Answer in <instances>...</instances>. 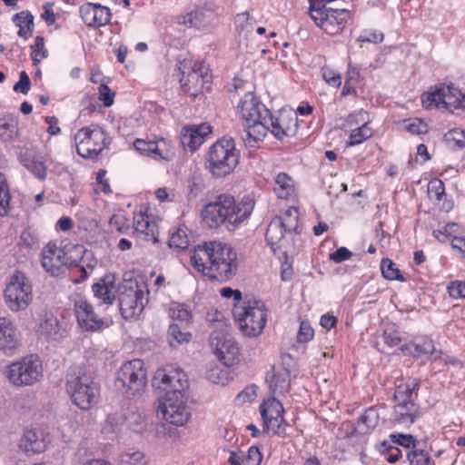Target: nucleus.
I'll return each instance as SVG.
<instances>
[{"label": "nucleus", "mask_w": 465, "mask_h": 465, "mask_svg": "<svg viewBox=\"0 0 465 465\" xmlns=\"http://www.w3.org/2000/svg\"><path fill=\"white\" fill-rule=\"evenodd\" d=\"M407 458L411 465H434L429 452L417 447L408 452Z\"/></svg>", "instance_id": "a19ab883"}, {"label": "nucleus", "mask_w": 465, "mask_h": 465, "mask_svg": "<svg viewBox=\"0 0 465 465\" xmlns=\"http://www.w3.org/2000/svg\"><path fill=\"white\" fill-rule=\"evenodd\" d=\"M192 337L189 331H183L179 324L173 323L169 326L167 340L171 347H177L183 342H188Z\"/></svg>", "instance_id": "e433bc0d"}, {"label": "nucleus", "mask_w": 465, "mask_h": 465, "mask_svg": "<svg viewBox=\"0 0 465 465\" xmlns=\"http://www.w3.org/2000/svg\"><path fill=\"white\" fill-rule=\"evenodd\" d=\"M31 87V81L25 71H21L19 74V80L13 87L15 92H19L23 94H27Z\"/></svg>", "instance_id": "864d4df0"}, {"label": "nucleus", "mask_w": 465, "mask_h": 465, "mask_svg": "<svg viewBox=\"0 0 465 465\" xmlns=\"http://www.w3.org/2000/svg\"><path fill=\"white\" fill-rule=\"evenodd\" d=\"M121 465H144V456L140 451L126 452L120 455Z\"/></svg>", "instance_id": "09e8293b"}, {"label": "nucleus", "mask_w": 465, "mask_h": 465, "mask_svg": "<svg viewBox=\"0 0 465 465\" xmlns=\"http://www.w3.org/2000/svg\"><path fill=\"white\" fill-rule=\"evenodd\" d=\"M322 77L333 87H339L341 84V75L330 68H322Z\"/></svg>", "instance_id": "680f3d73"}, {"label": "nucleus", "mask_w": 465, "mask_h": 465, "mask_svg": "<svg viewBox=\"0 0 465 465\" xmlns=\"http://www.w3.org/2000/svg\"><path fill=\"white\" fill-rule=\"evenodd\" d=\"M420 388V381L413 380L408 382H401L397 385L394 391V400L397 401L396 405H410L416 404L415 399L418 397V391Z\"/></svg>", "instance_id": "bb28decb"}, {"label": "nucleus", "mask_w": 465, "mask_h": 465, "mask_svg": "<svg viewBox=\"0 0 465 465\" xmlns=\"http://www.w3.org/2000/svg\"><path fill=\"white\" fill-rule=\"evenodd\" d=\"M297 125V116L295 114L280 113L278 115H272L269 110L267 116L263 118L262 125H258L259 130L251 131L254 137V147L259 141L265 137L268 131L277 139L282 140L284 137L294 133Z\"/></svg>", "instance_id": "ddd939ff"}, {"label": "nucleus", "mask_w": 465, "mask_h": 465, "mask_svg": "<svg viewBox=\"0 0 465 465\" xmlns=\"http://www.w3.org/2000/svg\"><path fill=\"white\" fill-rule=\"evenodd\" d=\"M379 421V409L376 406H371L359 417L354 433L361 435L371 433L378 426Z\"/></svg>", "instance_id": "c85d7f7f"}, {"label": "nucleus", "mask_w": 465, "mask_h": 465, "mask_svg": "<svg viewBox=\"0 0 465 465\" xmlns=\"http://www.w3.org/2000/svg\"><path fill=\"white\" fill-rule=\"evenodd\" d=\"M284 408L275 396L263 401L260 405V413L263 420V432L268 433L270 426L273 432L282 435L285 432V427L288 425L283 418Z\"/></svg>", "instance_id": "aec40b11"}, {"label": "nucleus", "mask_w": 465, "mask_h": 465, "mask_svg": "<svg viewBox=\"0 0 465 465\" xmlns=\"http://www.w3.org/2000/svg\"><path fill=\"white\" fill-rule=\"evenodd\" d=\"M211 133L212 127L208 124L183 127L180 137L181 143L185 149L194 152Z\"/></svg>", "instance_id": "b1692460"}, {"label": "nucleus", "mask_w": 465, "mask_h": 465, "mask_svg": "<svg viewBox=\"0 0 465 465\" xmlns=\"http://www.w3.org/2000/svg\"><path fill=\"white\" fill-rule=\"evenodd\" d=\"M381 270L383 277L388 280L406 281L400 270L396 268L392 261L388 258L381 260Z\"/></svg>", "instance_id": "ea45409f"}, {"label": "nucleus", "mask_w": 465, "mask_h": 465, "mask_svg": "<svg viewBox=\"0 0 465 465\" xmlns=\"http://www.w3.org/2000/svg\"><path fill=\"white\" fill-rule=\"evenodd\" d=\"M359 41L361 42H368V43H373V44H379L383 41V34L380 32H363L359 36Z\"/></svg>", "instance_id": "774afa93"}, {"label": "nucleus", "mask_w": 465, "mask_h": 465, "mask_svg": "<svg viewBox=\"0 0 465 465\" xmlns=\"http://www.w3.org/2000/svg\"><path fill=\"white\" fill-rule=\"evenodd\" d=\"M211 343L215 347V352L226 366H232L238 360L239 348L237 343L232 339L224 336L222 332L212 333Z\"/></svg>", "instance_id": "412c9836"}, {"label": "nucleus", "mask_w": 465, "mask_h": 465, "mask_svg": "<svg viewBox=\"0 0 465 465\" xmlns=\"http://www.w3.org/2000/svg\"><path fill=\"white\" fill-rule=\"evenodd\" d=\"M449 294L454 299H465V282H455L448 287Z\"/></svg>", "instance_id": "0e129e2a"}, {"label": "nucleus", "mask_w": 465, "mask_h": 465, "mask_svg": "<svg viewBox=\"0 0 465 465\" xmlns=\"http://www.w3.org/2000/svg\"><path fill=\"white\" fill-rule=\"evenodd\" d=\"M311 18L326 34L336 35L342 32L351 18L349 10L326 8L325 6L309 7Z\"/></svg>", "instance_id": "dca6fc26"}, {"label": "nucleus", "mask_w": 465, "mask_h": 465, "mask_svg": "<svg viewBox=\"0 0 465 465\" xmlns=\"http://www.w3.org/2000/svg\"><path fill=\"white\" fill-rule=\"evenodd\" d=\"M214 14L208 8H197L185 16L184 23L196 28L207 26L213 19Z\"/></svg>", "instance_id": "72a5a7b5"}, {"label": "nucleus", "mask_w": 465, "mask_h": 465, "mask_svg": "<svg viewBox=\"0 0 465 465\" xmlns=\"http://www.w3.org/2000/svg\"><path fill=\"white\" fill-rule=\"evenodd\" d=\"M20 240L27 248H36L38 245V233L35 229L28 226L21 232Z\"/></svg>", "instance_id": "de8ad7c7"}, {"label": "nucleus", "mask_w": 465, "mask_h": 465, "mask_svg": "<svg viewBox=\"0 0 465 465\" xmlns=\"http://www.w3.org/2000/svg\"><path fill=\"white\" fill-rule=\"evenodd\" d=\"M314 335L313 329L312 328L308 321H302L297 334V340L299 342H307L312 339Z\"/></svg>", "instance_id": "603ef678"}, {"label": "nucleus", "mask_w": 465, "mask_h": 465, "mask_svg": "<svg viewBox=\"0 0 465 465\" xmlns=\"http://www.w3.org/2000/svg\"><path fill=\"white\" fill-rule=\"evenodd\" d=\"M170 316L181 322H189L192 318L191 312L183 303H173L170 308Z\"/></svg>", "instance_id": "a18cd8bd"}, {"label": "nucleus", "mask_w": 465, "mask_h": 465, "mask_svg": "<svg viewBox=\"0 0 465 465\" xmlns=\"http://www.w3.org/2000/svg\"><path fill=\"white\" fill-rule=\"evenodd\" d=\"M237 109L241 118L246 123L247 130L242 140L246 146L254 147V137L251 131L259 130L258 125H262L269 109L251 92L241 98Z\"/></svg>", "instance_id": "0eeeda50"}, {"label": "nucleus", "mask_w": 465, "mask_h": 465, "mask_svg": "<svg viewBox=\"0 0 465 465\" xmlns=\"http://www.w3.org/2000/svg\"><path fill=\"white\" fill-rule=\"evenodd\" d=\"M83 257L78 261L68 257L57 245L54 242H48L42 251L41 264L45 271L52 276H59L65 272V268L80 266L81 279L84 280L88 277V272L84 265L81 264Z\"/></svg>", "instance_id": "4468645a"}, {"label": "nucleus", "mask_w": 465, "mask_h": 465, "mask_svg": "<svg viewBox=\"0 0 465 465\" xmlns=\"http://www.w3.org/2000/svg\"><path fill=\"white\" fill-rule=\"evenodd\" d=\"M406 129L411 134H421L428 132L427 124L420 119H415L406 125Z\"/></svg>", "instance_id": "69168bd1"}, {"label": "nucleus", "mask_w": 465, "mask_h": 465, "mask_svg": "<svg viewBox=\"0 0 465 465\" xmlns=\"http://www.w3.org/2000/svg\"><path fill=\"white\" fill-rule=\"evenodd\" d=\"M152 149L150 154H152L154 159L169 161L173 156V149L165 139L162 138L158 141H154Z\"/></svg>", "instance_id": "58836bf2"}, {"label": "nucleus", "mask_w": 465, "mask_h": 465, "mask_svg": "<svg viewBox=\"0 0 465 465\" xmlns=\"http://www.w3.org/2000/svg\"><path fill=\"white\" fill-rule=\"evenodd\" d=\"M428 194L431 200L437 203L446 196L444 183L440 179H432L428 183Z\"/></svg>", "instance_id": "79ce46f5"}, {"label": "nucleus", "mask_w": 465, "mask_h": 465, "mask_svg": "<svg viewBox=\"0 0 465 465\" xmlns=\"http://www.w3.org/2000/svg\"><path fill=\"white\" fill-rule=\"evenodd\" d=\"M146 382L143 361L134 359L122 365L117 372L114 385L117 389L124 390L127 397H135L144 391Z\"/></svg>", "instance_id": "9d476101"}, {"label": "nucleus", "mask_w": 465, "mask_h": 465, "mask_svg": "<svg viewBox=\"0 0 465 465\" xmlns=\"http://www.w3.org/2000/svg\"><path fill=\"white\" fill-rule=\"evenodd\" d=\"M134 228L137 234L143 235L146 241L153 243L158 242V230L154 222L148 215L140 213L134 219Z\"/></svg>", "instance_id": "cd10ccee"}, {"label": "nucleus", "mask_w": 465, "mask_h": 465, "mask_svg": "<svg viewBox=\"0 0 465 465\" xmlns=\"http://www.w3.org/2000/svg\"><path fill=\"white\" fill-rule=\"evenodd\" d=\"M208 321L211 322L213 329H220L222 333L226 331L227 324L221 312L216 310L214 312L209 313Z\"/></svg>", "instance_id": "5fc2aeb1"}, {"label": "nucleus", "mask_w": 465, "mask_h": 465, "mask_svg": "<svg viewBox=\"0 0 465 465\" xmlns=\"http://www.w3.org/2000/svg\"><path fill=\"white\" fill-rule=\"evenodd\" d=\"M66 391L72 401L82 410L96 404L100 395L99 384L87 374H68Z\"/></svg>", "instance_id": "6e6552de"}, {"label": "nucleus", "mask_w": 465, "mask_h": 465, "mask_svg": "<svg viewBox=\"0 0 465 465\" xmlns=\"http://www.w3.org/2000/svg\"><path fill=\"white\" fill-rule=\"evenodd\" d=\"M106 134L98 125L83 127L74 134L77 153L83 158L94 159L105 147Z\"/></svg>", "instance_id": "2eb2a0df"}, {"label": "nucleus", "mask_w": 465, "mask_h": 465, "mask_svg": "<svg viewBox=\"0 0 465 465\" xmlns=\"http://www.w3.org/2000/svg\"><path fill=\"white\" fill-rule=\"evenodd\" d=\"M18 136V119L13 114H0V139L3 142H13Z\"/></svg>", "instance_id": "c756f323"}, {"label": "nucleus", "mask_w": 465, "mask_h": 465, "mask_svg": "<svg viewBox=\"0 0 465 465\" xmlns=\"http://www.w3.org/2000/svg\"><path fill=\"white\" fill-rule=\"evenodd\" d=\"M171 248L184 250L189 246V238L183 229H178L173 232L169 239Z\"/></svg>", "instance_id": "c03bdc74"}, {"label": "nucleus", "mask_w": 465, "mask_h": 465, "mask_svg": "<svg viewBox=\"0 0 465 465\" xmlns=\"http://www.w3.org/2000/svg\"><path fill=\"white\" fill-rule=\"evenodd\" d=\"M110 225L121 233L125 232L129 229L127 221L123 214H114L109 221Z\"/></svg>", "instance_id": "bf43d9fd"}, {"label": "nucleus", "mask_w": 465, "mask_h": 465, "mask_svg": "<svg viewBox=\"0 0 465 465\" xmlns=\"http://www.w3.org/2000/svg\"><path fill=\"white\" fill-rule=\"evenodd\" d=\"M179 69L182 74L181 85L191 95H196L211 80L209 67L203 62L183 61Z\"/></svg>", "instance_id": "a211bd4d"}, {"label": "nucleus", "mask_w": 465, "mask_h": 465, "mask_svg": "<svg viewBox=\"0 0 465 465\" xmlns=\"http://www.w3.org/2000/svg\"><path fill=\"white\" fill-rule=\"evenodd\" d=\"M299 210L290 207L282 216H274L270 222L266 231V241L273 252L284 247V235L287 232L298 233Z\"/></svg>", "instance_id": "f8f14e48"}, {"label": "nucleus", "mask_w": 465, "mask_h": 465, "mask_svg": "<svg viewBox=\"0 0 465 465\" xmlns=\"http://www.w3.org/2000/svg\"><path fill=\"white\" fill-rule=\"evenodd\" d=\"M60 326L59 322L52 314L45 315L44 319L41 320L39 324V332L41 335L45 336L48 339L56 340L59 334Z\"/></svg>", "instance_id": "c9c22d12"}, {"label": "nucleus", "mask_w": 465, "mask_h": 465, "mask_svg": "<svg viewBox=\"0 0 465 465\" xmlns=\"http://www.w3.org/2000/svg\"><path fill=\"white\" fill-rule=\"evenodd\" d=\"M290 386L291 373L287 369H282L276 371L269 380V388L272 396L288 392Z\"/></svg>", "instance_id": "2f4dec72"}, {"label": "nucleus", "mask_w": 465, "mask_h": 465, "mask_svg": "<svg viewBox=\"0 0 465 465\" xmlns=\"http://www.w3.org/2000/svg\"><path fill=\"white\" fill-rule=\"evenodd\" d=\"M99 99L104 103L106 107L111 106L114 104V93L111 92V89L105 84H102L98 87Z\"/></svg>", "instance_id": "052dcab7"}, {"label": "nucleus", "mask_w": 465, "mask_h": 465, "mask_svg": "<svg viewBox=\"0 0 465 465\" xmlns=\"http://www.w3.org/2000/svg\"><path fill=\"white\" fill-rule=\"evenodd\" d=\"M419 416V406L417 404L394 406L392 419L399 425L409 427Z\"/></svg>", "instance_id": "7c9ffc66"}, {"label": "nucleus", "mask_w": 465, "mask_h": 465, "mask_svg": "<svg viewBox=\"0 0 465 465\" xmlns=\"http://www.w3.org/2000/svg\"><path fill=\"white\" fill-rule=\"evenodd\" d=\"M426 109L444 108L450 112L465 108V94L453 84H439L421 95Z\"/></svg>", "instance_id": "423d86ee"}, {"label": "nucleus", "mask_w": 465, "mask_h": 465, "mask_svg": "<svg viewBox=\"0 0 465 465\" xmlns=\"http://www.w3.org/2000/svg\"><path fill=\"white\" fill-rule=\"evenodd\" d=\"M371 136V128L368 126V124H363L361 126L351 131L349 140L346 142V146L351 147L361 144Z\"/></svg>", "instance_id": "4c0bfd02"}, {"label": "nucleus", "mask_w": 465, "mask_h": 465, "mask_svg": "<svg viewBox=\"0 0 465 465\" xmlns=\"http://www.w3.org/2000/svg\"><path fill=\"white\" fill-rule=\"evenodd\" d=\"M253 207L254 203L252 200L237 203L232 195L223 193L204 206L202 212L203 221L210 228L225 224L228 230H234L249 218Z\"/></svg>", "instance_id": "7ed1b4c3"}, {"label": "nucleus", "mask_w": 465, "mask_h": 465, "mask_svg": "<svg viewBox=\"0 0 465 465\" xmlns=\"http://www.w3.org/2000/svg\"><path fill=\"white\" fill-rule=\"evenodd\" d=\"M240 161V151L232 137H223L215 142L208 151L206 167L217 178L232 173Z\"/></svg>", "instance_id": "20e7f679"}, {"label": "nucleus", "mask_w": 465, "mask_h": 465, "mask_svg": "<svg viewBox=\"0 0 465 465\" xmlns=\"http://www.w3.org/2000/svg\"><path fill=\"white\" fill-rule=\"evenodd\" d=\"M13 22L19 27L17 35L28 39L34 31V16L29 11H22L13 15Z\"/></svg>", "instance_id": "473e14b6"}, {"label": "nucleus", "mask_w": 465, "mask_h": 465, "mask_svg": "<svg viewBox=\"0 0 465 465\" xmlns=\"http://www.w3.org/2000/svg\"><path fill=\"white\" fill-rule=\"evenodd\" d=\"M232 315L243 335L255 337L263 330L266 323V310L261 301L249 300L235 304Z\"/></svg>", "instance_id": "39448f33"}, {"label": "nucleus", "mask_w": 465, "mask_h": 465, "mask_svg": "<svg viewBox=\"0 0 465 465\" xmlns=\"http://www.w3.org/2000/svg\"><path fill=\"white\" fill-rule=\"evenodd\" d=\"M17 345L15 327L9 319L0 317V351L5 355H13Z\"/></svg>", "instance_id": "393cba45"}, {"label": "nucleus", "mask_w": 465, "mask_h": 465, "mask_svg": "<svg viewBox=\"0 0 465 465\" xmlns=\"http://www.w3.org/2000/svg\"><path fill=\"white\" fill-rule=\"evenodd\" d=\"M391 441L409 449L411 446L416 448V439L412 435L391 434Z\"/></svg>", "instance_id": "6e6d98bb"}, {"label": "nucleus", "mask_w": 465, "mask_h": 465, "mask_svg": "<svg viewBox=\"0 0 465 465\" xmlns=\"http://www.w3.org/2000/svg\"><path fill=\"white\" fill-rule=\"evenodd\" d=\"M73 305L81 329L86 331H97L104 328V319L94 312L93 304L84 296L76 294L73 300Z\"/></svg>", "instance_id": "6ab92c4d"}, {"label": "nucleus", "mask_w": 465, "mask_h": 465, "mask_svg": "<svg viewBox=\"0 0 465 465\" xmlns=\"http://www.w3.org/2000/svg\"><path fill=\"white\" fill-rule=\"evenodd\" d=\"M148 295L149 290L143 282L124 286L118 296L122 316L125 320L137 319L148 302Z\"/></svg>", "instance_id": "9b49d317"}, {"label": "nucleus", "mask_w": 465, "mask_h": 465, "mask_svg": "<svg viewBox=\"0 0 465 465\" xmlns=\"http://www.w3.org/2000/svg\"><path fill=\"white\" fill-rule=\"evenodd\" d=\"M274 192L278 198L288 199L294 194L293 180L285 173H280L275 178Z\"/></svg>", "instance_id": "f704fd0d"}, {"label": "nucleus", "mask_w": 465, "mask_h": 465, "mask_svg": "<svg viewBox=\"0 0 465 465\" xmlns=\"http://www.w3.org/2000/svg\"><path fill=\"white\" fill-rule=\"evenodd\" d=\"M4 297L8 308L14 312L25 310L32 300V287L24 272H15L10 278Z\"/></svg>", "instance_id": "f3484780"}, {"label": "nucleus", "mask_w": 465, "mask_h": 465, "mask_svg": "<svg viewBox=\"0 0 465 465\" xmlns=\"http://www.w3.org/2000/svg\"><path fill=\"white\" fill-rule=\"evenodd\" d=\"M26 169L36 178L45 180L46 177V167L43 162L32 160L25 164Z\"/></svg>", "instance_id": "8fccbe9b"}, {"label": "nucleus", "mask_w": 465, "mask_h": 465, "mask_svg": "<svg viewBox=\"0 0 465 465\" xmlns=\"http://www.w3.org/2000/svg\"><path fill=\"white\" fill-rule=\"evenodd\" d=\"M191 264L210 281L223 283L235 276L238 258L230 244L220 241H209L194 248Z\"/></svg>", "instance_id": "f03ea898"}, {"label": "nucleus", "mask_w": 465, "mask_h": 465, "mask_svg": "<svg viewBox=\"0 0 465 465\" xmlns=\"http://www.w3.org/2000/svg\"><path fill=\"white\" fill-rule=\"evenodd\" d=\"M153 386L165 392L157 411L167 422L176 426L184 425L191 416L185 401L188 388L186 374L178 367L166 365L155 371Z\"/></svg>", "instance_id": "f257e3e1"}, {"label": "nucleus", "mask_w": 465, "mask_h": 465, "mask_svg": "<svg viewBox=\"0 0 465 465\" xmlns=\"http://www.w3.org/2000/svg\"><path fill=\"white\" fill-rule=\"evenodd\" d=\"M262 460V454L256 446L249 448L247 455L244 457V463L247 465H260Z\"/></svg>", "instance_id": "4d7b16f0"}, {"label": "nucleus", "mask_w": 465, "mask_h": 465, "mask_svg": "<svg viewBox=\"0 0 465 465\" xmlns=\"http://www.w3.org/2000/svg\"><path fill=\"white\" fill-rule=\"evenodd\" d=\"M460 225L456 223H447L443 230H433L432 235L438 239L440 242H445V240L449 237L456 236L455 234L459 232Z\"/></svg>", "instance_id": "49530a36"}, {"label": "nucleus", "mask_w": 465, "mask_h": 465, "mask_svg": "<svg viewBox=\"0 0 465 465\" xmlns=\"http://www.w3.org/2000/svg\"><path fill=\"white\" fill-rule=\"evenodd\" d=\"M115 284L110 275L102 277L92 286L94 296L99 301L100 305H112L116 298Z\"/></svg>", "instance_id": "a878e982"}, {"label": "nucleus", "mask_w": 465, "mask_h": 465, "mask_svg": "<svg viewBox=\"0 0 465 465\" xmlns=\"http://www.w3.org/2000/svg\"><path fill=\"white\" fill-rule=\"evenodd\" d=\"M447 138L453 141L460 147H465V132L460 129H452L447 134Z\"/></svg>", "instance_id": "338daca9"}, {"label": "nucleus", "mask_w": 465, "mask_h": 465, "mask_svg": "<svg viewBox=\"0 0 465 465\" xmlns=\"http://www.w3.org/2000/svg\"><path fill=\"white\" fill-rule=\"evenodd\" d=\"M352 256V252L346 247H340L335 252L330 253V260L340 263L346 260H349Z\"/></svg>", "instance_id": "e2e57ef3"}, {"label": "nucleus", "mask_w": 465, "mask_h": 465, "mask_svg": "<svg viewBox=\"0 0 465 465\" xmlns=\"http://www.w3.org/2000/svg\"><path fill=\"white\" fill-rule=\"evenodd\" d=\"M31 57L35 65H37L42 59L47 57L48 52L45 47V39L43 36L38 35L35 37V44L31 45Z\"/></svg>", "instance_id": "37998d69"}, {"label": "nucleus", "mask_w": 465, "mask_h": 465, "mask_svg": "<svg viewBox=\"0 0 465 465\" xmlns=\"http://www.w3.org/2000/svg\"><path fill=\"white\" fill-rule=\"evenodd\" d=\"M81 17L86 26L101 27L111 20L110 9L100 4L86 3L80 7Z\"/></svg>", "instance_id": "5701e85b"}, {"label": "nucleus", "mask_w": 465, "mask_h": 465, "mask_svg": "<svg viewBox=\"0 0 465 465\" xmlns=\"http://www.w3.org/2000/svg\"><path fill=\"white\" fill-rule=\"evenodd\" d=\"M382 339L384 343L390 348L396 347L401 342V337L399 332L394 330L384 331L382 333Z\"/></svg>", "instance_id": "13d9d810"}, {"label": "nucleus", "mask_w": 465, "mask_h": 465, "mask_svg": "<svg viewBox=\"0 0 465 465\" xmlns=\"http://www.w3.org/2000/svg\"><path fill=\"white\" fill-rule=\"evenodd\" d=\"M433 350V341L428 337L423 338L420 342L414 341V351L416 358L429 355Z\"/></svg>", "instance_id": "3c124183"}, {"label": "nucleus", "mask_w": 465, "mask_h": 465, "mask_svg": "<svg viewBox=\"0 0 465 465\" xmlns=\"http://www.w3.org/2000/svg\"><path fill=\"white\" fill-rule=\"evenodd\" d=\"M47 434L41 428L27 429L19 440V448L26 455L39 454L45 450L48 445Z\"/></svg>", "instance_id": "4be33fe9"}, {"label": "nucleus", "mask_w": 465, "mask_h": 465, "mask_svg": "<svg viewBox=\"0 0 465 465\" xmlns=\"http://www.w3.org/2000/svg\"><path fill=\"white\" fill-rule=\"evenodd\" d=\"M5 374L14 386H32L43 377L42 361L35 354L27 355L8 365Z\"/></svg>", "instance_id": "1a4fd4ad"}]
</instances>
